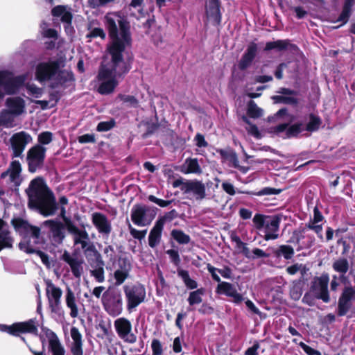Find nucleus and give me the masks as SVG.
I'll use <instances>...</instances> for the list:
<instances>
[{"label": "nucleus", "mask_w": 355, "mask_h": 355, "mask_svg": "<svg viewBox=\"0 0 355 355\" xmlns=\"http://www.w3.org/2000/svg\"><path fill=\"white\" fill-rule=\"evenodd\" d=\"M115 16L116 24L112 21V89L128 71L123 59V52L132 43L129 21L120 13Z\"/></svg>", "instance_id": "1"}, {"label": "nucleus", "mask_w": 355, "mask_h": 355, "mask_svg": "<svg viewBox=\"0 0 355 355\" xmlns=\"http://www.w3.org/2000/svg\"><path fill=\"white\" fill-rule=\"evenodd\" d=\"M25 192L30 209L36 210L45 217L55 214L58 206L55 196L42 178L32 180Z\"/></svg>", "instance_id": "2"}, {"label": "nucleus", "mask_w": 355, "mask_h": 355, "mask_svg": "<svg viewBox=\"0 0 355 355\" xmlns=\"http://www.w3.org/2000/svg\"><path fill=\"white\" fill-rule=\"evenodd\" d=\"M35 78L43 83L51 81V87L57 88L73 80L71 71L60 70L58 60H50L38 63L35 68Z\"/></svg>", "instance_id": "3"}, {"label": "nucleus", "mask_w": 355, "mask_h": 355, "mask_svg": "<svg viewBox=\"0 0 355 355\" xmlns=\"http://www.w3.org/2000/svg\"><path fill=\"white\" fill-rule=\"evenodd\" d=\"M45 282L46 293L52 318L56 321L62 320L64 318V311L61 305L62 291L51 280H46Z\"/></svg>", "instance_id": "4"}, {"label": "nucleus", "mask_w": 355, "mask_h": 355, "mask_svg": "<svg viewBox=\"0 0 355 355\" xmlns=\"http://www.w3.org/2000/svg\"><path fill=\"white\" fill-rule=\"evenodd\" d=\"M24 81L25 77L23 76H15L13 73L7 70L0 71V87L3 90H0V101L3 100L5 94H17Z\"/></svg>", "instance_id": "5"}, {"label": "nucleus", "mask_w": 355, "mask_h": 355, "mask_svg": "<svg viewBox=\"0 0 355 355\" xmlns=\"http://www.w3.org/2000/svg\"><path fill=\"white\" fill-rule=\"evenodd\" d=\"M0 331L6 332L14 336H20L21 334L37 335L38 332L35 319H30L25 322H15L11 325L0 324Z\"/></svg>", "instance_id": "6"}, {"label": "nucleus", "mask_w": 355, "mask_h": 355, "mask_svg": "<svg viewBox=\"0 0 355 355\" xmlns=\"http://www.w3.org/2000/svg\"><path fill=\"white\" fill-rule=\"evenodd\" d=\"M155 217V214L151 208L146 205H135L131 209V220L139 227L150 225Z\"/></svg>", "instance_id": "7"}, {"label": "nucleus", "mask_w": 355, "mask_h": 355, "mask_svg": "<svg viewBox=\"0 0 355 355\" xmlns=\"http://www.w3.org/2000/svg\"><path fill=\"white\" fill-rule=\"evenodd\" d=\"M46 148L40 144L31 147L27 152L26 161L28 171L35 173L42 168L46 157Z\"/></svg>", "instance_id": "8"}, {"label": "nucleus", "mask_w": 355, "mask_h": 355, "mask_svg": "<svg viewBox=\"0 0 355 355\" xmlns=\"http://www.w3.org/2000/svg\"><path fill=\"white\" fill-rule=\"evenodd\" d=\"M21 166L19 161L14 160L10 164L8 168L1 173V178L6 179V183L11 189L18 191L23 178L21 175Z\"/></svg>", "instance_id": "9"}, {"label": "nucleus", "mask_w": 355, "mask_h": 355, "mask_svg": "<svg viewBox=\"0 0 355 355\" xmlns=\"http://www.w3.org/2000/svg\"><path fill=\"white\" fill-rule=\"evenodd\" d=\"M32 141L31 135L25 131L13 134L10 138V148L12 153V157H21L26 146Z\"/></svg>", "instance_id": "10"}, {"label": "nucleus", "mask_w": 355, "mask_h": 355, "mask_svg": "<svg viewBox=\"0 0 355 355\" xmlns=\"http://www.w3.org/2000/svg\"><path fill=\"white\" fill-rule=\"evenodd\" d=\"M180 185L181 191L197 200H201L205 198L206 190L205 184L198 180H187L181 182L180 184L178 182H175L174 187Z\"/></svg>", "instance_id": "11"}, {"label": "nucleus", "mask_w": 355, "mask_h": 355, "mask_svg": "<svg viewBox=\"0 0 355 355\" xmlns=\"http://www.w3.org/2000/svg\"><path fill=\"white\" fill-rule=\"evenodd\" d=\"M329 282V275L327 273H322L320 277H316L313 279L311 286V290L315 297L325 303H328L330 301L328 291Z\"/></svg>", "instance_id": "12"}, {"label": "nucleus", "mask_w": 355, "mask_h": 355, "mask_svg": "<svg viewBox=\"0 0 355 355\" xmlns=\"http://www.w3.org/2000/svg\"><path fill=\"white\" fill-rule=\"evenodd\" d=\"M99 84L98 91L101 94L111 92V63L104 59L101 63L98 74Z\"/></svg>", "instance_id": "13"}, {"label": "nucleus", "mask_w": 355, "mask_h": 355, "mask_svg": "<svg viewBox=\"0 0 355 355\" xmlns=\"http://www.w3.org/2000/svg\"><path fill=\"white\" fill-rule=\"evenodd\" d=\"M53 17H60L61 21L64 24V31L69 36H72L75 32L73 26L71 24L73 18L71 8L67 6H57L51 10Z\"/></svg>", "instance_id": "14"}, {"label": "nucleus", "mask_w": 355, "mask_h": 355, "mask_svg": "<svg viewBox=\"0 0 355 355\" xmlns=\"http://www.w3.org/2000/svg\"><path fill=\"white\" fill-rule=\"evenodd\" d=\"M124 291L128 299L129 309L137 306L146 297V290L141 285L125 286Z\"/></svg>", "instance_id": "15"}, {"label": "nucleus", "mask_w": 355, "mask_h": 355, "mask_svg": "<svg viewBox=\"0 0 355 355\" xmlns=\"http://www.w3.org/2000/svg\"><path fill=\"white\" fill-rule=\"evenodd\" d=\"M114 327L120 338L125 342L134 343L137 340L136 336L132 332L130 322L124 318H120L115 320Z\"/></svg>", "instance_id": "16"}, {"label": "nucleus", "mask_w": 355, "mask_h": 355, "mask_svg": "<svg viewBox=\"0 0 355 355\" xmlns=\"http://www.w3.org/2000/svg\"><path fill=\"white\" fill-rule=\"evenodd\" d=\"M46 336L49 340V351L52 353V355H64L65 351L62 344L60 343L57 335L51 330L48 329L46 332ZM30 351L34 355H44V353L37 352L31 349V347L27 345Z\"/></svg>", "instance_id": "17"}, {"label": "nucleus", "mask_w": 355, "mask_h": 355, "mask_svg": "<svg viewBox=\"0 0 355 355\" xmlns=\"http://www.w3.org/2000/svg\"><path fill=\"white\" fill-rule=\"evenodd\" d=\"M68 230L73 234L74 243L76 245H80L84 252L90 248L94 247L90 242L89 235L85 230H80L73 225L68 226Z\"/></svg>", "instance_id": "18"}, {"label": "nucleus", "mask_w": 355, "mask_h": 355, "mask_svg": "<svg viewBox=\"0 0 355 355\" xmlns=\"http://www.w3.org/2000/svg\"><path fill=\"white\" fill-rule=\"evenodd\" d=\"M216 293L225 295L232 299V302L236 304H239L243 300L242 295L239 293L235 286L229 282H222L219 283L216 288Z\"/></svg>", "instance_id": "19"}, {"label": "nucleus", "mask_w": 355, "mask_h": 355, "mask_svg": "<svg viewBox=\"0 0 355 355\" xmlns=\"http://www.w3.org/2000/svg\"><path fill=\"white\" fill-rule=\"evenodd\" d=\"M6 109L16 117L26 112V101L19 96L8 97L5 102Z\"/></svg>", "instance_id": "20"}, {"label": "nucleus", "mask_w": 355, "mask_h": 355, "mask_svg": "<svg viewBox=\"0 0 355 355\" xmlns=\"http://www.w3.org/2000/svg\"><path fill=\"white\" fill-rule=\"evenodd\" d=\"M131 270L130 260L125 258H120L118 261V268L115 270L114 276L116 285H121L129 277Z\"/></svg>", "instance_id": "21"}, {"label": "nucleus", "mask_w": 355, "mask_h": 355, "mask_svg": "<svg viewBox=\"0 0 355 355\" xmlns=\"http://www.w3.org/2000/svg\"><path fill=\"white\" fill-rule=\"evenodd\" d=\"M12 223L15 229H24L26 233L34 239L35 243H39L40 242L41 230L40 227L31 225L19 218L12 220Z\"/></svg>", "instance_id": "22"}, {"label": "nucleus", "mask_w": 355, "mask_h": 355, "mask_svg": "<svg viewBox=\"0 0 355 355\" xmlns=\"http://www.w3.org/2000/svg\"><path fill=\"white\" fill-rule=\"evenodd\" d=\"M42 227L49 229L50 233L55 242L61 243L64 238V227L60 222L47 220L42 223Z\"/></svg>", "instance_id": "23"}, {"label": "nucleus", "mask_w": 355, "mask_h": 355, "mask_svg": "<svg viewBox=\"0 0 355 355\" xmlns=\"http://www.w3.org/2000/svg\"><path fill=\"white\" fill-rule=\"evenodd\" d=\"M206 15L207 19L213 24L218 25L220 23L221 15L218 0H207Z\"/></svg>", "instance_id": "24"}, {"label": "nucleus", "mask_w": 355, "mask_h": 355, "mask_svg": "<svg viewBox=\"0 0 355 355\" xmlns=\"http://www.w3.org/2000/svg\"><path fill=\"white\" fill-rule=\"evenodd\" d=\"M62 259L69 265L71 272L76 277L78 278L81 276L83 272V261L81 259L64 252L62 254Z\"/></svg>", "instance_id": "25"}, {"label": "nucleus", "mask_w": 355, "mask_h": 355, "mask_svg": "<svg viewBox=\"0 0 355 355\" xmlns=\"http://www.w3.org/2000/svg\"><path fill=\"white\" fill-rule=\"evenodd\" d=\"M165 221L166 217H162L158 219L153 229L150 230L148 236V244L151 248H155L159 243Z\"/></svg>", "instance_id": "26"}, {"label": "nucleus", "mask_w": 355, "mask_h": 355, "mask_svg": "<svg viewBox=\"0 0 355 355\" xmlns=\"http://www.w3.org/2000/svg\"><path fill=\"white\" fill-rule=\"evenodd\" d=\"M268 218L265 225L264 239L266 241L277 239L279 237L277 232L280 220L277 217H268Z\"/></svg>", "instance_id": "27"}, {"label": "nucleus", "mask_w": 355, "mask_h": 355, "mask_svg": "<svg viewBox=\"0 0 355 355\" xmlns=\"http://www.w3.org/2000/svg\"><path fill=\"white\" fill-rule=\"evenodd\" d=\"M71 337L73 340V343L71 347V351L73 355H83V342L82 335L78 328L72 327L70 331Z\"/></svg>", "instance_id": "28"}, {"label": "nucleus", "mask_w": 355, "mask_h": 355, "mask_svg": "<svg viewBox=\"0 0 355 355\" xmlns=\"http://www.w3.org/2000/svg\"><path fill=\"white\" fill-rule=\"evenodd\" d=\"M257 51V46L256 44L252 43L248 46L246 52L243 54L239 63V69L243 70L250 65L256 55Z\"/></svg>", "instance_id": "29"}, {"label": "nucleus", "mask_w": 355, "mask_h": 355, "mask_svg": "<svg viewBox=\"0 0 355 355\" xmlns=\"http://www.w3.org/2000/svg\"><path fill=\"white\" fill-rule=\"evenodd\" d=\"M67 306L70 309V316L73 318L78 316V309L76 304V299L73 291L71 288L67 287L65 295Z\"/></svg>", "instance_id": "30"}, {"label": "nucleus", "mask_w": 355, "mask_h": 355, "mask_svg": "<svg viewBox=\"0 0 355 355\" xmlns=\"http://www.w3.org/2000/svg\"><path fill=\"white\" fill-rule=\"evenodd\" d=\"M93 223L101 233L110 232V224L106 217L100 213H95L92 216Z\"/></svg>", "instance_id": "31"}, {"label": "nucleus", "mask_w": 355, "mask_h": 355, "mask_svg": "<svg viewBox=\"0 0 355 355\" xmlns=\"http://www.w3.org/2000/svg\"><path fill=\"white\" fill-rule=\"evenodd\" d=\"M15 118L16 116L6 108L1 110L0 112V129L15 127L16 125Z\"/></svg>", "instance_id": "32"}, {"label": "nucleus", "mask_w": 355, "mask_h": 355, "mask_svg": "<svg viewBox=\"0 0 355 355\" xmlns=\"http://www.w3.org/2000/svg\"><path fill=\"white\" fill-rule=\"evenodd\" d=\"M85 254L88 263L92 268H94L98 266H104V263L101 260V254L98 252L94 247L90 248L87 249V250H85Z\"/></svg>", "instance_id": "33"}, {"label": "nucleus", "mask_w": 355, "mask_h": 355, "mask_svg": "<svg viewBox=\"0 0 355 355\" xmlns=\"http://www.w3.org/2000/svg\"><path fill=\"white\" fill-rule=\"evenodd\" d=\"M96 330L98 331V337L101 338L102 339H107L108 340H111V324L109 319L107 320H100L96 326Z\"/></svg>", "instance_id": "34"}, {"label": "nucleus", "mask_w": 355, "mask_h": 355, "mask_svg": "<svg viewBox=\"0 0 355 355\" xmlns=\"http://www.w3.org/2000/svg\"><path fill=\"white\" fill-rule=\"evenodd\" d=\"M279 92L282 94L284 96H274L273 98L276 102L284 103L286 104H295L297 103V99L295 98L293 92L289 89L282 88Z\"/></svg>", "instance_id": "35"}, {"label": "nucleus", "mask_w": 355, "mask_h": 355, "mask_svg": "<svg viewBox=\"0 0 355 355\" xmlns=\"http://www.w3.org/2000/svg\"><path fill=\"white\" fill-rule=\"evenodd\" d=\"M178 275L182 279L187 288L193 290L198 288L197 282L190 277L188 271L183 269H178Z\"/></svg>", "instance_id": "36"}, {"label": "nucleus", "mask_w": 355, "mask_h": 355, "mask_svg": "<svg viewBox=\"0 0 355 355\" xmlns=\"http://www.w3.org/2000/svg\"><path fill=\"white\" fill-rule=\"evenodd\" d=\"M205 293L203 288H198L189 293L187 301L191 306L200 304L202 302V296Z\"/></svg>", "instance_id": "37"}, {"label": "nucleus", "mask_w": 355, "mask_h": 355, "mask_svg": "<svg viewBox=\"0 0 355 355\" xmlns=\"http://www.w3.org/2000/svg\"><path fill=\"white\" fill-rule=\"evenodd\" d=\"M332 268L335 271L343 275L348 271L349 262L345 258H340L333 263Z\"/></svg>", "instance_id": "38"}, {"label": "nucleus", "mask_w": 355, "mask_h": 355, "mask_svg": "<svg viewBox=\"0 0 355 355\" xmlns=\"http://www.w3.org/2000/svg\"><path fill=\"white\" fill-rule=\"evenodd\" d=\"M186 173L200 174L201 173L200 166L196 159H189L186 160Z\"/></svg>", "instance_id": "39"}, {"label": "nucleus", "mask_w": 355, "mask_h": 355, "mask_svg": "<svg viewBox=\"0 0 355 355\" xmlns=\"http://www.w3.org/2000/svg\"><path fill=\"white\" fill-rule=\"evenodd\" d=\"M242 119L244 122L246 123L247 126L245 127V130L248 133L252 136H253L256 139L261 138V134L259 130L257 125L252 124L250 120L245 116L242 117Z\"/></svg>", "instance_id": "40"}, {"label": "nucleus", "mask_w": 355, "mask_h": 355, "mask_svg": "<svg viewBox=\"0 0 355 355\" xmlns=\"http://www.w3.org/2000/svg\"><path fill=\"white\" fill-rule=\"evenodd\" d=\"M247 112L250 117L257 119L261 116L263 112L254 101H250L248 105Z\"/></svg>", "instance_id": "41"}, {"label": "nucleus", "mask_w": 355, "mask_h": 355, "mask_svg": "<svg viewBox=\"0 0 355 355\" xmlns=\"http://www.w3.org/2000/svg\"><path fill=\"white\" fill-rule=\"evenodd\" d=\"M352 306V302L342 297H339L338 304V314L340 316L346 315Z\"/></svg>", "instance_id": "42"}, {"label": "nucleus", "mask_w": 355, "mask_h": 355, "mask_svg": "<svg viewBox=\"0 0 355 355\" xmlns=\"http://www.w3.org/2000/svg\"><path fill=\"white\" fill-rule=\"evenodd\" d=\"M171 236L180 244H187L190 241L189 236L179 230H173Z\"/></svg>", "instance_id": "43"}, {"label": "nucleus", "mask_w": 355, "mask_h": 355, "mask_svg": "<svg viewBox=\"0 0 355 355\" xmlns=\"http://www.w3.org/2000/svg\"><path fill=\"white\" fill-rule=\"evenodd\" d=\"M294 249L291 245H282L279 248L277 254L278 256L282 255L286 259H290L294 255Z\"/></svg>", "instance_id": "44"}, {"label": "nucleus", "mask_w": 355, "mask_h": 355, "mask_svg": "<svg viewBox=\"0 0 355 355\" xmlns=\"http://www.w3.org/2000/svg\"><path fill=\"white\" fill-rule=\"evenodd\" d=\"M321 123L320 119L313 114H310L309 121L306 125V129L308 131H315L318 129Z\"/></svg>", "instance_id": "45"}, {"label": "nucleus", "mask_w": 355, "mask_h": 355, "mask_svg": "<svg viewBox=\"0 0 355 355\" xmlns=\"http://www.w3.org/2000/svg\"><path fill=\"white\" fill-rule=\"evenodd\" d=\"M287 42L284 40H277L275 42H270L266 43L265 50L270 51L272 49L282 50L286 48Z\"/></svg>", "instance_id": "46"}, {"label": "nucleus", "mask_w": 355, "mask_h": 355, "mask_svg": "<svg viewBox=\"0 0 355 355\" xmlns=\"http://www.w3.org/2000/svg\"><path fill=\"white\" fill-rule=\"evenodd\" d=\"M26 89L28 94L35 98H40L43 94V89L35 84H28Z\"/></svg>", "instance_id": "47"}, {"label": "nucleus", "mask_w": 355, "mask_h": 355, "mask_svg": "<svg viewBox=\"0 0 355 355\" xmlns=\"http://www.w3.org/2000/svg\"><path fill=\"white\" fill-rule=\"evenodd\" d=\"M52 133L48 131L40 133L37 138L39 144L42 146L50 144L52 141Z\"/></svg>", "instance_id": "48"}, {"label": "nucleus", "mask_w": 355, "mask_h": 355, "mask_svg": "<svg viewBox=\"0 0 355 355\" xmlns=\"http://www.w3.org/2000/svg\"><path fill=\"white\" fill-rule=\"evenodd\" d=\"M352 12V8L344 6L343 10L338 19V21L342 22V24H345L347 22Z\"/></svg>", "instance_id": "49"}, {"label": "nucleus", "mask_w": 355, "mask_h": 355, "mask_svg": "<svg viewBox=\"0 0 355 355\" xmlns=\"http://www.w3.org/2000/svg\"><path fill=\"white\" fill-rule=\"evenodd\" d=\"M60 204V216L64 220V221L67 222L68 218L66 216V207L65 206L68 204V199L66 196H62L59 199Z\"/></svg>", "instance_id": "50"}, {"label": "nucleus", "mask_w": 355, "mask_h": 355, "mask_svg": "<svg viewBox=\"0 0 355 355\" xmlns=\"http://www.w3.org/2000/svg\"><path fill=\"white\" fill-rule=\"evenodd\" d=\"M340 297L352 302L355 298V288L352 286H346L340 295Z\"/></svg>", "instance_id": "51"}, {"label": "nucleus", "mask_w": 355, "mask_h": 355, "mask_svg": "<svg viewBox=\"0 0 355 355\" xmlns=\"http://www.w3.org/2000/svg\"><path fill=\"white\" fill-rule=\"evenodd\" d=\"M91 272L98 282H102L104 280L103 266L92 268Z\"/></svg>", "instance_id": "52"}, {"label": "nucleus", "mask_w": 355, "mask_h": 355, "mask_svg": "<svg viewBox=\"0 0 355 355\" xmlns=\"http://www.w3.org/2000/svg\"><path fill=\"white\" fill-rule=\"evenodd\" d=\"M128 229L130 231V234L137 239L141 240L145 238L147 230H137V229L134 228L131 224H129Z\"/></svg>", "instance_id": "53"}, {"label": "nucleus", "mask_w": 355, "mask_h": 355, "mask_svg": "<svg viewBox=\"0 0 355 355\" xmlns=\"http://www.w3.org/2000/svg\"><path fill=\"white\" fill-rule=\"evenodd\" d=\"M281 192L280 189H277L270 187H265L260 190L257 193H254L253 194L255 196H270V195H277Z\"/></svg>", "instance_id": "54"}, {"label": "nucleus", "mask_w": 355, "mask_h": 355, "mask_svg": "<svg viewBox=\"0 0 355 355\" xmlns=\"http://www.w3.org/2000/svg\"><path fill=\"white\" fill-rule=\"evenodd\" d=\"M303 129H304V127L302 123L293 125L287 129V132H286L287 136L289 137L296 136Z\"/></svg>", "instance_id": "55"}, {"label": "nucleus", "mask_w": 355, "mask_h": 355, "mask_svg": "<svg viewBox=\"0 0 355 355\" xmlns=\"http://www.w3.org/2000/svg\"><path fill=\"white\" fill-rule=\"evenodd\" d=\"M253 223L257 229L261 230L263 227H265L266 221L265 220V217L261 214H256L253 218Z\"/></svg>", "instance_id": "56"}, {"label": "nucleus", "mask_w": 355, "mask_h": 355, "mask_svg": "<svg viewBox=\"0 0 355 355\" xmlns=\"http://www.w3.org/2000/svg\"><path fill=\"white\" fill-rule=\"evenodd\" d=\"M148 199L150 202H153L157 204V205H159L161 207H166L168 206L171 202V200H164L162 199H159V198H157V197L154 196L153 195L148 196Z\"/></svg>", "instance_id": "57"}, {"label": "nucleus", "mask_w": 355, "mask_h": 355, "mask_svg": "<svg viewBox=\"0 0 355 355\" xmlns=\"http://www.w3.org/2000/svg\"><path fill=\"white\" fill-rule=\"evenodd\" d=\"M111 287H108L107 291L103 295L102 301L105 307V309L110 314L111 312V304L110 302V295L109 291Z\"/></svg>", "instance_id": "58"}, {"label": "nucleus", "mask_w": 355, "mask_h": 355, "mask_svg": "<svg viewBox=\"0 0 355 355\" xmlns=\"http://www.w3.org/2000/svg\"><path fill=\"white\" fill-rule=\"evenodd\" d=\"M153 355H161L162 354V347L161 343L157 339H154L151 343Z\"/></svg>", "instance_id": "59"}, {"label": "nucleus", "mask_w": 355, "mask_h": 355, "mask_svg": "<svg viewBox=\"0 0 355 355\" xmlns=\"http://www.w3.org/2000/svg\"><path fill=\"white\" fill-rule=\"evenodd\" d=\"M78 141L80 144H87L94 143L96 139L94 134H85L83 135L79 136Z\"/></svg>", "instance_id": "60"}, {"label": "nucleus", "mask_w": 355, "mask_h": 355, "mask_svg": "<svg viewBox=\"0 0 355 355\" xmlns=\"http://www.w3.org/2000/svg\"><path fill=\"white\" fill-rule=\"evenodd\" d=\"M307 227L309 230H313L318 235V236L320 239H323V236L322 234V227L321 224L310 222L308 224Z\"/></svg>", "instance_id": "61"}, {"label": "nucleus", "mask_w": 355, "mask_h": 355, "mask_svg": "<svg viewBox=\"0 0 355 355\" xmlns=\"http://www.w3.org/2000/svg\"><path fill=\"white\" fill-rule=\"evenodd\" d=\"M114 300L117 302L115 308H112V315H116L121 313L122 311V299L121 295L119 294L116 297H114Z\"/></svg>", "instance_id": "62"}, {"label": "nucleus", "mask_w": 355, "mask_h": 355, "mask_svg": "<svg viewBox=\"0 0 355 355\" xmlns=\"http://www.w3.org/2000/svg\"><path fill=\"white\" fill-rule=\"evenodd\" d=\"M299 345L308 355H321V354L318 351L311 348V347H309V345H306L302 342H300L299 343Z\"/></svg>", "instance_id": "63"}, {"label": "nucleus", "mask_w": 355, "mask_h": 355, "mask_svg": "<svg viewBox=\"0 0 355 355\" xmlns=\"http://www.w3.org/2000/svg\"><path fill=\"white\" fill-rule=\"evenodd\" d=\"M87 37H100L101 38H104L105 37V34L103 29L100 28H94L87 35Z\"/></svg>", "instance_id": "64"}]
</instances>
